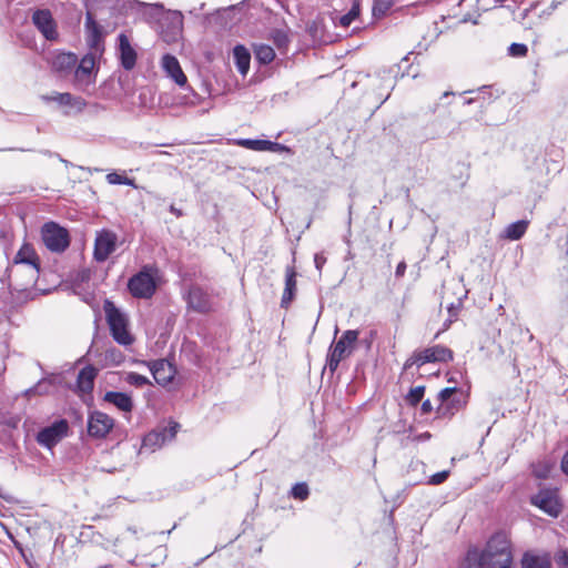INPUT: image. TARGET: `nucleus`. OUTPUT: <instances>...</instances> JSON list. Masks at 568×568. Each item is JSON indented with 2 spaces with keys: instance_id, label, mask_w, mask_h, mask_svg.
<instances>
[{
  "instance_id": "obj_1",
  "label": "nucleus",
  "mask_w": 568,
  "mask_h": 568,
  "mask_svg": "<svg viewBox=\"0 0 568 568\" xmlns=\"http://www.w3.org/2000/svg\"><path fill=\"white\" fill-rule=\"evenodd\" d=\"M513 554L510 541L503 532L490 537L483 550L469 548L463 568H510Z\"/></svg>"
},
{
  "instance_id": "obj_2",
  "label": "nucleus",
  "mask_w": 568,
  "mask_h": 568,
  "mask_svg": "<svg viewBox=\"0 0 568 568\" xmlns=\"http://www.w3.org/2000/svg\"><path fill=\"white\" fill-rule=\"evenodd\" d=\"M130 7L136 6L143 18L154 31L162 36H179L183 31V14L178 10H168L160 3H144L136 0H124Z\"/></svg>"
},
{
  "instance_id": "obj_3",
  "label": "nucleus",
  "mask_w": 568,
  "mask_h": 568,
  "mask_svg": "<svg viewBox=\"0 0 568 568\" xmlns=\"http://www.w3.org/2000/svg\"><path fill=\"white\" fill-rule=\"evenodd\" d=\"M104 38H90V51L78 59V63L73 72V84L75 88L85 90L95 83L99 71L98 59L104 51Z\"/></svg>"
},
{
  "instance_id": "obj_4",
  "label": "nucleus",
  "mask_w": 568,
  "mask_h": 568,
  "mask_svg": "<svg viewBox=\"0 0 568 568\" xmlns=\"http://www.w3.org/2000/svg\"><path fill=\"white\" fill-rule=\"evenodd\" d=\"M160 280V270L155 265L146 264L130 277L128 290L135 298L149 300L155 294Z\"/></svg>"
},
{
  "instance_id": "obj_5",
  "label": "nucleus",
  "mask_w": 568,
  "mask_h": 568,
  "mask_svg": "<svg viewBox=\"0 0 568 568\" xmlns=\"http://www.w3.org/2000/svg\"><path fill=\"white\" fill-rule=\"evenodd\" d=\"M359 332L347 329L342 336L331 345L326 358V365L331 372H335L339 363L349 357L355 349Z\"/></svg>"
},
{
  "instance_id": "obj_6",
  "label": "nucleus",
  "mask_w": 568,
  "mask_h": 568,
  "mask_svg": "<svg viewBox=\"0 0 568 568\" xmlns=\"http://www.w3.org/2000/svg\"><path fill=\"white\" fill-rule=\"evenodd\" d=\"M104 312L111 335L114 341L124 346L132 344L133 337L128 331L126 316L110 301H105Z\"/></svg>"
},
{
  "instance_id": "obj_7",
  "label": "nucleus",
  "mask_w": 568,
  "mask_h": 568,
  "mask_svg": "<svg viewBox=\"0 0 568 568\" xmlns=\"http://www.w3.org/2000/svg\"><path fill=\"white\" fill-rule=\"evenodd\" d=\"M453 361V351L443 345H434L424 349L415 351L409 358L406 359L403 369L408 372L413 366L420 367L427 363H447Z\"/></svg>"
},
{
  "instance_id": "obj_8",
  "label": "nucleus",
  "mask_w": 568,
  "mask_h": 568,
  "mask_svg": "<svg viewBox=\"0 0 568 568\" xmlns=\"http://www.w3.org/2000/svg\"><path fill=\"white\" fill-rule=\"evenodd\" d=\"M40 267L34 265L24 266L23 264L10 263L7 267V275L11 288L23 292L33 287L38 281Z\"/></svg>"
},
{
  "instance_id": "obj_9",
  "label": "nucleus",
  "mask_w": 568,
  "mask_h": 568,
  "mask_svg": "<svg viewBox=\"0 0 568 568\" xmlns=\"http://www.w3.org/2000/svg\"><path fill=\"white\" fill-rule=\"evenodd\" d=\"M530 504L552 518H557L564 507L557 488L539 489L537 494L530 497Z\"/></svg>"
},
{
  "instance_id": "obj_10",
  "label": "nucleus",
  "mask_w": 568,
  "mask_h": 568,
  "mask_svg": "<svg viewBox=\"0 0 568 568\" xmlns=\"http://www.w3.org/2000/svg\"><path fill=\"white\" fill-rule=\"evenodd\" d=\"M41 233L44 245L51 252H63L70 244L68 231L54 222L45 223Z\"/></svg>"
},
{
  "instance_id": "obj_11",
  "label": "nucleus",
  "mask_w": 568,
  "mask_h": 568,
  "mask_svg": "<svg viewBox=\"0 0 568 568\" xmlns=\"http://www.w3.org/2000/svg\"><path fill=\"white\" fill-rule=\"evenodd\" d=\"M45 60L50 64L52 71L59 77L64 78L73 74L78 63L77 54L72 52H52L45 55Z\"/></svg>"
},
{
  "instance_id": "obj_12",
  "label": "nucleus",
  "mask_w": 568,
  "mask_h": 568,
  "mask_svg": "<svg viewBox=\"0 0 568 568\" xmlns=\"http://www.w3.org/2000/svg\"><path fill=\"white\" fill-rule=\"evenodd\" d=\"M118 235L111 230H101L97 232L94 241L93 256L98 262H104L115 251Z\"/></svg>"
},
{
  "instance_id": "obj_13",
  "label": "nucleus",
  "mask_w": 568,
  "mask_h": 568,
  "mask_svg": "<svg viewBox=\"0 0 568 568\" xmlns=\"http://www.w3.org/2000/svg\"><path fill=\"white\" fill-rule=\"evenodd\" d=\"M42 100L45 102H55L61 106H65V114L80 113L87 106V102L81 97L73 95L69 92L60 93L54 92L50 95H43Z\"/></svg>"
},
{
  "instance_id": "obj_14",
  "label": "nucleus",
  "mask_w": 568,
  "mask_h": 568,
  "mask_svg": "<svg viewBox=\"0 0 568 568\" xmlns=\"http://www.w3.org/2000/svg\"><path fill=\"white\" fill-rule=\"evenodd\" d=\"M187 307L196 313H207L212 310L211 296L199 285L190 286L184 295Z\"/></svg>"
},
{
  "instance_id": "obj_15",
  "label": "nucleus",
  "mask_w": 568,
  "mask_h": 568,
  "mask_svg": "<svg viewBox=\"0 0 568 568\" xmlns=\"http://www.w3.org/2000/svg\"><path fill=\"white\" fill-rule=\"evenodd\" d=\"M68 429L69 425L67 420H58L51 426L41 429L37 436V440L40 445L51 448L67 435Z\"/></svg>"
},
{
  "instance_id": "obj_16",
  "label": "nucleus",
  "mask_w": 568,
  "mask_h": 568,
  "mask_svg": "<svg viewBox=\"0 0 568 568\" xmlns=\"http://www.w3.org/2000/svg\"><path fill=\"white\" fill-rule=\"evenodd\" d=\"M114 426V420L102 412H93L89 416L88 432L97 438L105 437Z\"/></svg>"
},
{
  "instance_id": "obj_17",
  "label": "nucleus",
  "mask_w": 568,
  "mask_h": 568,
  "mask_svg": "<svg viewBox=\"0 0 568 568\" xmlns=\"http://www.w3.org/2000/svg\"><path fill=\"white\" fill-rule=\"evenodd\" d=\"M149 368L155 382L161 386L170 384L176 373L174 366L166 359L150 362Z\"/></svg>"
},
{
  "instance_id": "obj_18",
  "label": "nucleus",
  "mask_w": 568,
  "mask_h": 568,
  "mask_svg": "<svg viewBox=\"0 0 568 568\" xmlns=\"http://www.w3.org/2000/svg\"><path fill=\"white\" fill-rule=\"evenodd\" d=\"M116 54L120 64L124 70L131 71L134 69L138 60V51L131 44L130 38H119Z\"/></svg>"
},
{
  "instance_id": "obj_19",
  "label": "nucleus",
  "mask_w": 568,
  "mask_h": 568,
  "mask_svg": "<svg viewBox=\"0 0 568 568\" xmlns=\"http://www.w3.org/2000/svg\"><path fill=\"white\" fill-rule=\"evenodd\" d=\"M161 67L166 75L179 87L186 84L187 78L182 70L179 60L174 55L170 53L164 54L161 59Z\"/></svg>"
},
{
  "instance_id": "obj_20",
  "label": "nucleus",
  "mask_w": 568,
  "mask_h": 568,
  "mask_svg": "<svg viewBox=\"0 0 568 568\" xmlns=\"http://www.w3.org/2000/svg\"><path fill=\"white\" fill-rule=\"evenodd\" d=\"M32 22L42 36H57V23L49 9H38L32 14Z\"/></svg>"
},
{
  "instance_id": "obj_21",
  "label": "nucleus",
  "mask_w": 568,
  "mask_h": 568,
  "mask_svg": "<svg viewBox=\"0 0 568 568\" xmlns=\"http://www.w3.org/2000/svg\"><path fill=\"white\" fill-rule=\"evenodd\" d=\"M296 272L293 266L285 270V287L281 300V306L287 308L295 297L296 293Z\"/></svg>"
},
{
  "instance_id": "obj_22",
  "label": "nucleus",
  "mask_w": 568,
  "mask_h": 568,
  "mask_svg": "<svg viewBox=\"0 0 568 568\" xmlns=\"http://www.w3.org/2000/svg\"><path fill=\"white\" fill-rule=\"evenodd\" d=\"M239 144L253 151H288V149L285 145L268 140L243 139L239 141Z\"/></svg>"
},
{
  "instance_id": "obj_23",
  "label": "nucleus",
  "mask_w": 568,
  "mask_h": 568,
  "mask_svg": "<svg viewBox=\"0 0 568 568\" xmlns=\"http://www.w3.org/2000/svg\"><path fill=\"white\" fill-rule=\"evenodd\" d=\"M11 263L23 264L24 266L40 267V258L30 244H23L14 255Z\"/></svg>"
},
{
  "instance_id": "obj_24",
  "label": "nucleus",
  "mask_w": 568,
  "mask_h": 568,
  "mask_svg": "<svg viewBox=\"0 0 568 568\" xmlns=\"http://www.w3.org/2000/svg\"><path fill=\"white\" fill-rule=\"evenodd\" d=\"M98 371L92 365H88L83 367L77 378L78 388L82 393H90L94 386V379L97 377Z\"/></svg>"
},
{
  "instance_id": "obj_25",
  "label": "nucleus",
  "mask_w": 568,
  "mask_h": 568,
  "mask_svg": "<svg viewBox=\"0 0 568 568\" xmlns=\"http://www.w3.org/2000/svg\"><path fill=\"white\" fill-rule=\"evenodd\" d=\"M234 62L237 71L245 77L250 70L251 53L244 45H236L233 49Z\"/></svg>"
},
{
  "instance_id": "obj_26",
  "label": "nucleus",
  "mask_w": 568,
  "mask_h": 568,
  "mask_svg": "<svg viewBox=\"0 0 568 568\" xmlns=\"http://www.w3.org/2000/svg\"><path fill=\"white\" fill-rule=\"evenodd\" d=\"M104 400L114 405L122 412H131L133 408L132 398L125 393L106 392Z\"/></svg>"
},
{
  "instance_id": "obj_27",
  "label": "nucleus",
  "mask_w": 568,
  "mask_h": 568,
  "mask_svg": "<svg viewBox=\"0 0 568 568\" xmlns=\"http://www.w3.org/2000/svg\"><path fill=\"white\" fill-rule=\"evenodd\" d=\"M457 393H458V388H456V387H446L438 393V395H437L438 400H439V406L437 408L438 416H440V417L453 416V410L450 409L449 406H446V403H448V400L454 395H457Z\"/></svg>"
},
{
  "instance_id": "obj_28",
  "label": "nucleus",
  "mask_w": 568,
  "mask_h": 568,
  "mask_svg": "<svg viewBox=\"0 0 568 568\" xmlns=\"http://www.w3.org/2000/svg\"><path fill=\"white\" fill-rule=\"evenodd\" d=\"M523 568H550V560L547 556L526 552L521 559Z\"/></svg>"
},
{
  "instance_id": "obj_29",
  "label": "nucleus",
  "mask_w": 568,
  "mask_h": 568,
  "mask_svg": "<svg viewBox=\"0 0 568 568\" xmlns=\"http://www.w3.org/2000/svg\"><path fill=\"white\" fill-rule=\"evenodd\" d=\"M528 225H529V222L526 221V220H520V221H517V222H514V223H510L506 229H505V237L508 239V240H511V241H517V240H520L527 229H528Z\"/></svg>"
},
{
  "instance_id": "obj_30",
  "label": "nucleus",
  "mask_w": 568,
  "mask_h": 568,
  "mask_svg": "<svg viewBox=\"0 0 568 568\" xmlns=\"http://www.w3.org/2000/svg\"><path fill=\"white\" fill-rule=\"evenodd\" d=\"M255 59L261 64H268L271 63L275 58V51L272 47L266 44H258L254 49Z\"/></svg>"
},
{
  "instance_id": "obj_31",
  "label": "nucleus",
  "mask_w": 568,
  "mask_h": 568,
  "mask_svg": "<svg viewBox=\"0 0 568 568\" xmlns=\"http://www.w3.org/2000/svg\"><path fill=\"white\" fill-rule=\"evenodd\" d=\"M552 468H554V464L550 460H546V459L539 460L531 465L534 476L539 479L548 478Z\"/></svg>"
},
{
  "instance_id": "obj_32",
  "label": "nucleus",
  "mask_w": 568,
  "mask_h": 568,
  "mask_svg": "<svg viewBox=\"0 0 568 568\" xmlns=\"http://www.w3.org/2000/svg\"><path fill=\"white\" fill-rule=\"evenodd\" d=\"M166 430L163 433L151 432L143 438V446L150 448L159 447L166 440Z\"/></svg>"
},
{
  "instance_id": "obj_33",
  "label": "nucleus",
  "mask_w": 568,
  "mask_h": 568,
  "mask_svg": "<svg viewBox=\"0 0 568 568\" xmlns=\"http://www.w3.org/2000/svg\"><path fill=\"white\" fill-rule=\"evenodd\" d=\"M395 0H375L373 4V16L376 18L383 17L392 8Z\"/></svg>"
},
{
  "instance_id": "obj_34",
  "label": "nucleus",
  "mask_w": 568,
  "mask_h": 568,
  "mask_svg": "<svg viewBox=\"0 0 568 568\" xmlns=\"http://www.w3.org/2000/svg\"><path fill=\"white\" fill-rule=\"evenodd\" d=\"M85 29L88 36H101L100 26L95 21L94 16L91 11H87Z\"/></svg>"
},
{
  "instance_id": "obj_35",
  "label": "nucleus",
  "mask_w": 568,
  "mask_h": 568,
  "mask_svg": "<svg viewBox=\"0 0 568 568\" xmlns=\"http://www.w3.org/2000/svg\"><path fill=\"white\" fill-rule=\"evenodd\" d=\"M425 387L424 386H416L409 390V393L406 396V402L410 406H416L424 397Z\"/></svg>"
},
{
  "instance_id": "obj_36",
  "label": "nucleus",
  "mask_w": 568,
  "mask_h": 568,
  "mask_svg": "<svg viewBox=\"0 0 568 568\" xmlns=\"http://www.w3.org/2000/svg\"><path fill=\"white\" fill-rule=\"evenodd\" d=\"M106 181L110 184L116 185V184H124V185H134V181L132 179H129L125 175L118 174L116 172H111L106 175Z\"/></svg>"
},
{
  "instance_id": "obj_37",
  "label": "nucleus",
  "mask_w": 568,
  "mask_h": 568,
  "mask_svg": "<svg viewBox=\"0 0 568 568\" xmlns=\"http://www.w3.org/2000/svg\"><path fill=\"white\" fill-rule=\"evenodd\" d=\"M125 382L129 383L130 385H133L136 387H143V386L150 384V381L148 377H145L141 374L134 373V372H131L126 375Z\"/></svg>"
},
{
  "instance_id": "obj_38",
  "label": "nucleus",
  "mask_w": 568,
  "mask_h": 568,
  "mask_svg": "<svg viewBox=\"0 0 568 568\" xmlns=\"http://www.w3.org/2000/svg\"><path fill=\"white\" fill-rule=\"evenodd\" d=\"M465 405V399L463 392L458 389L457 395H454L448 403H446V406H449L453 410V415L458 412L463 406Z\"/></svg>"
},
{
  "instance_id": "obj_39",
  "label": "nucleus",
  "mask_w": 568,
  "mask_h": 568,
  "mask_svg": "<svg viewBox=\"0 0 568 568\" xmlns=\"http://www.w3.org/2000/svg\"><path fill=\"white\" fill-rule=\"evenodd\" d=\"M308 487L304 483H300L293 486L292 496L296 499L304 500L308 497Z\"/></svg>"
},
{
  "instance_id": "obj_40",
  "label": "nucleus",
  "mask_w": 568,
  "mask_h": 568,
  "mask_svg": "<svg viewBox=\"0 0 568 568\" xmlns=\"http://www.w3.org/2000/svg\"><path fill=\"white\" fill-rule=\"evenodd\" d=\"M528 52V48L523 43H511L508 48V54L515 58L525 57Z\"/></svg>"
},
{
  "instance_id": "obj_41",
  "label": "nucleus",
  "mask_w": 568,
  "mask_h": 568,
  "mask_svg": "<svg viewBox=\"0 0 568 568\" xmlns=\"http://www.w3.org/2000/svg\"><path fill=\"white\" fill-rule=\"evenodd\" d=\"M448 475H449V473L447 470L436 473L429 477L428 483L432 485H439L447 479Z\"/></svg>"
},
{
  "instance_id": "obj_42",
  "label": "nucleus",
  "mask_w": 568,
  "mask_h": 568,
  "mask_svg": "<svg viewBox=\"0 0 568 568\" xmlns=\"http://www.w3.org/2000/svg\"><path fill=\"white\" fill-rule=\"evenodd\" d=\"M356 16H357V12L354 9H352L347 14H344L341 18L339 22L342 26L347 27L352 23V21L355 19Z\"/></svg>"
},
{
  "instance_id": "obj_43",
  "label": "nucleus",
  "mask_w": 568,
  "mask_h": 568,
  "mask_svg": "<svg viewBox=\"0 0 568 568\" xmlns=\"http://www.w3.org/2000/svg\"><path fill=\"white\" fill-rule=\"evenodd\" d=\"M314 263L315 267L321 272L324 264L326 263V257L324 256L323 253H316L314 256Z\"/></svg>"
},
{
  "instance_id": "obj_44",
  "label": "nucleus",
  "mask_w": 568,
  "mask_h": 568,
  "mask_svg": "<svg viewBox=\"0 0 568 568\" xmlns=\"http://www.w3.org/2000/svg\"><path fill=\"white\" fill-rule=\"evenodd\" d=\"M406 267H407V265H406L405 261L399 262L397 264L396 271H395L396 277H403L406 272Z\"/></svg>"
},
{
  "instance_id": "obj_45",
  "label": "nucleus",
  "mask_w": 568,
  "mask_h": 568,
  "mask_svg": "<svg viewBox=\"0 0 568 568\" xmlns=\"http://www.w3.org/2000/svg\"><path fill=\"white\" fill-rule=\"evenodd\" d=\"M47 384L45 382H39L38 385H36L34 387L28 389V394H43L45 393L47 390H43L42 387L43 385Z\"/></svg>"
},
{
  "instance_id": "obj_46",
  "label": "nucleus",
  "mask_w": 568,
  "mask_h": 568,
  "mask_svg": "<svg viewBox=\"0 0 568 568\" xmlns=\"http://www.w3.org/2000/svg\"><path fill=\"white\" fill-rule=\"evenodd\" d=\"M458 311H459V306H455L454 304H452L449 306V308H448V312L450 315L449 323H452L457 317Z\"/></svg>"
},
{
  "instance_id": "obj_47",
  "label": "nucleus",
  "mask_w": 568,
  "mask_h": 568,
  "mask_svg": "<svg viewBox=\"0 0 568 568\" xmlns=\"http://www.w3.org/2000/svg\"><path fill=\"white\" fill-rule=\"evenodd\" d=\"M433 410V405L429 399H426L422 403V413L429 414Z\"/></svg>"
},
{
  "instance_id": "obj_48",
  "label": "nucleus",
  "mask_w": 568,
  "mask_h": 568,
  "mask_svg": "<svg viewBox=\"0 0 568 568\" xmlns=\"http://www.w3.org/2000/svg\"><path fill=\"white\" fill-rule=\"evenodd\" d=\"M53 39H54V38H49V37L41 38V47H40V49L38 48V44H37V43H34V49H36L37 51H40L41 53H44L47 42H48L49 40H53Z\"/></svg>"
},
{
  "instance_id": "obj_49",
  "label": "nucleus",
  "mask_w": 568,
  "mask_h": 568,
  "mask_svg": "<svg viewBox=\"0 0 568 568\" xmlns=\"http://www.w3.org/2000/svg\"><path fill=\"white\" fill-rule=\"evenodd\" d=\"M561 469L566 475H568V450L565 453L561 459Z\"/></svg>"
},
{
  "instance_id": "obj_50",
  "label": "nucleus",
  "mask_w": 568,
  "mask_h": 568,
  "mask_svg": "<svg viewBox=\"0 0 568 568\" xmlns=\"http://www.w3.org/2000/svg\"><path fill=\"white\" fill-rule=\"evenodd\" d=\"M430 437H432L430 433L429 432H425V433H422V434L417 435L414 438V440H416V442H425V440H428Z\"/></svg>"
},
{
  "instance_id": "obj_51",
  "label": "nucleus",
  "mask_w": 568,
  "mask_h": 568,
  "mask_svg": "<svg viewBox=\"0 0 568 568\" xmlns=\"http://www.w3.org/2000/svg\"><path fill=\"white\" fill-rule=\"evenodd\" d=\"M170 212L173 213L175 216L180 217L183 215L182 210L175 207L173 204L170 205Z\"/></svg>"
},
{
  "instance_id": "obj_52",
  "label": "nucleus",
  "mask_w": 568,
  "mask_h": 568,
  "mask_svg": "<svg viewBox=\"0 0 568 568\" xmlns=\"http://www.w3.org/2000/svg\"><path fill=\"white\" fill-rule=\"evenodd\" d=\"M178 427H179V424H176V423L173 426L170 427V430H169L170 432V436H169L170 439H172L175 436Z\"/></svg>"
},
{
  "instance_id": "obj_53",
  "label": "nucleus",
  "mask_w": 568,
  "mask_h": 568,
  "mask_svg": "<svg viewBox=\"0 0 568 568\" xmlns=\"http://www.w3.org/2000/svg\"><path fill=\"white\" fill-rule=\"evenodd\" d=\"M276 39H277L276 45H277L278 48H281V47H282L284 43H286V42H287V40H288V38H286V37H283V38H276Z\"/></svg>"
},
{
  "instance_id": "obj_54",
  "label": "nucleus",
  "mask_w": 568,
  "mask_h": 568,
  "mask_svg": "<svg viewBox=\"0 0 568 568\" xmlns=\"http://www.w3.org/2000/svg\"><path fill=\"white\" fill-rule=\"evenodd\" d=\"M33 42V38H26L24 45L31 48V43Z\"/></svg>"
},
{
  "instance_id": "obj_55",
  "label": "nucleus",
  "mask_w": 568,
  "mask_h": 568,
  "mask_svg": "<svg viewBox=\"0 0 568 568\" xmlns=\"http://www.w3.org/2000/svg\"><path fill=\"white\" fill-rule=\"evenodd\" d=\"M488 88H489V87H487V85H483V87L478 90V93H479V94H486V91H487V89H488Z\"/></svg>"
},
{
  "instance_id": "obj_56",
  "label": "nucleus",
  "mask_w": 568,
  "mask_h": 568,
  "mask_svg": "<svg viewBox=\"0 0 568 568\" xmlns=\"http://www.w3.org/2000/svg\"><path fill=\"white\" fill-rule=\"evenodd\" d=\"M477 98H469L467 100H465V104H471L476 101Z\"/></svg>"
},
{
  "instance_id": "obj_57",
  "label": "nucleus",
  "mask_w": 568,
  "mask_h": 568,
  "mask_svg": "<svg viewBox=\"0 0 568 568\" xmlns=\"http://www.w3.org/2000/svg\"><path fill=\"white\" fill-rule=\"evenodd\" d=\"M449 94H452V93H450V92H445V93L443 94V97H447V95H449Z\"/></svg>"
},
{
  "instance_id": "obj_58",
  "label": "nucleus",
  "mask_w": 568,
  "mask_h": 568,
  "mask_svg": "<svg viewBox=\"0 0 568 568\" xmlns=\"http://www.w3.org/2000/svg\"><path fill=\"white\" fill-rule=\"evenodd\" d=\"M505 0H496V2H504Z\"/></svg>"
}]
</instances>
